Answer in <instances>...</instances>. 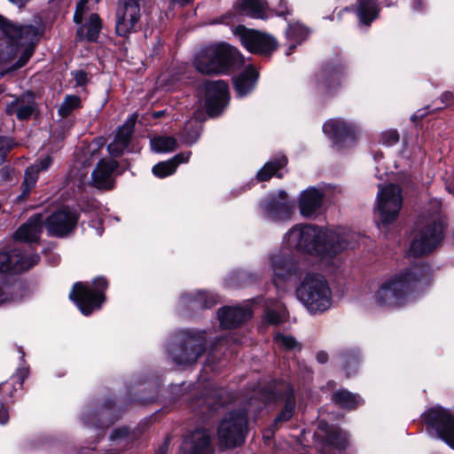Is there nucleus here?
Wrapping results in <instances>:
<instances>
[{"mask_svg": "<svg viewBox=\"0 0 454 454\" xmlns=\"http://www.w3.org/2000/svg\"><path fill=\"white\" fill-rule=\"evenodd\" d=\"M358 235L347 228H327L313 223H298L283 236L284 248L307 254L328 265L348 248H353Z\"/></svg>", "mask_w": 454, "mask_h": 454, "instance_id": "nucleus-1", "label": "nucleus"}, {"mask_svg": "<svg viewBox=\"0 0 454 454\" xmlns=\"http://www.w3.org/2000/svg\"><path fill=\"white\" fill-rule=\"evenodd\" d=\"M0 30L5 35L0 38V65H11L4 72H0L2 77L28 62L44 34V27L41 23L20 25L0 15Z\"/></svg>", "mask_w": 454, "mask_h": 454, "instance_id": "nucleus-2", "label": "nucleus"}, {"mask_svg": "<svg viewBox=\"0 0 454 454\" xmlns=\"http://www.w3.org/2000/svg\"><path fill=\"white\" fill-rule=\"evenodd\" d=\"M429 276V267L423 262L403 269L381 282L374 294L375 303L380 307L402 306L414 292L427 285Z\"/></svg>", "mask_w": 454, "mask_h": 454, "instance_id": "nucleus-3", "label": "nucleus"}, {"mask_svg": "<svg viewBox=\"0 0 454 454\" xmlns=\"http://www.w3.org/2000/svg\"><path fill=\"white\" fill-rule=\"evenodd\" d=\"M298 301L310 314L323 313L332 306V290L324 276L307 272L295 289Z\"/></svg>", "mask_w": 454, "mask_h": 454, "instance_id": "nucleus-4", "label": "nucleus"}, {"mask_svg": "<svg viewBox=\"0 0 454 454\" xmlns=\"http://www.w3.org/2000/svg\"><path fill=\"white\" fill-rule=\"evenodd\" d=\"M278 399L283 400L285 406L274 419L273 427H277L278 424L289 420L294 415L295 398L294 390L289 384L274 382L272 389L270 391L254 390L253 396L248 399L249 409L257 412L263 408L266 403L274 402Z\"/></svg>", "mask_w": 454, "mask_h": 454, "instance_id": "nucleus-5", "label": "nucleus"}, {"mask_svg": "<svg viewBox=\"0 0 454 454\" xmlns=\"http://www.w3.org/2000/svg\"><path fill=\"white\" fill-rule=\"evenodd\" d=\"M443 239V223L439 214L421 218L418 223L415 236L409 253L419 256L432 252Z\"/></svg>", "mask_w": 454, "mask_h": 454, "instance_id": "nucleus-6", "label": "nucleus"}, {"mask_svg": "<svg viewBox=\"0 0 454 454\" xmlns=\"http://www.w3.org/2000/svg\"><path fill=\"white\" fill-rule=\"evenodd\" d=\"M108 283L103 277H98L92 283L77 282L69 293V298L78 307L84 316L90 315L94 310L99 309L105 302V292Z\"/></svg>", "mask_w": 454, "mask_h": 454, "instance_id": "nucleus-7", "label": "nucleus"}, {"mask_svg": "<svg viewBox=\"0 0 454 454\" xmlns=\"http://www.w3.org/2000/svg\"><path fill=\"white\" fill-rule=\"evenodd\" d=\"M249 407V403H247ZM254 410L239 409L228 412L217 427L219 443L227 448L240 445L246 438L247 431V414Z\"/></svg>", "mask_w": 454, "mask_h": 454, "instance_id": "nucleus-8", "label": "nucleus"}, {"mask_svg": "<svg viewBox=\"0 0 454 454\" xmlns=\"http://www.w3.org/2000/svg\"><path fill=\"white\" fill-rule=\"evenodd\" d=\"M403 206L401 188L396 184L379 185L374 207V215L380 225H388L395 222Z\"/></svg>", "mask_w": 454, "mask_h": 454, "instance_id": "nucleus-9", "label": "nucleus"}, {"mask_svg": "<svg viewBox=\"0 0 454 454\" xmlns=\"http://www.w3.org/2000/svg\"><path fill=\"white\" fill-rule=\"evenodd\" d=\"M421 417L427 433L431 437L443 441L454 450V416L450 411L435 405L425 411Z\"/></svg>", "mask_w": 454, "mask_h": 454, "instance_id": "nucleus-10", "label": "nucleus"}, {"mask_svg": "<svg viewBox=\"0 0 454 454\" xmlns=\"http://www.w3.org/2000/svg\"><path fill=\"white\" fill-rule=\"evenodd\" d=\"M325 136L331 141L337 151H344L355 145L361 128L355 121L343 118L327 120L322 127Z\"/></svg>", "mask_w": 454, "mask_h": 454, "instance_id": "nucleus-11", "label": "nucleus"}, {"mask_svg": "<svg viewBox=\"0 0 454 454\" xmlns=\"http://www.w3.org/2000/svg\"><path fill=\"white\" fill-rule=\"evenodd\" d=\"M269 269L274 285L278 288L282 282H288L301 276V268L292 254V251L283 247L268 255Z\"/></svg>", "mask_w": 454, "mask_h": 454, "instance_id": "nucleus-12", "label": "nucleus"}, {"mask_svg": "<svg viewBox=\"0 0 454 454\" xmlns=\"http://www.w3.org/2000/svg\"><path fill=\"white\" fill-rule=\"evenodd\" d=\"M260 209L264 219L270 222H286L292 219L294 207L285 191L268 194L260 202Z\"/></svg>", "mask_w": 454, "mask_h": 454, "instance_id": "nucleus-13", "label": "nucleus"}, {"mask_svg": "<svg viewBox=\"0 0 454 454\" xmlns=\"http://www.w3.org/2000/svg\"><path fill=\"white\" fill-rule=\"evenodd\" d=\"M206 351L204 336L196 337L188 331L181 345H172L168 353L177 365L186 366L194 364Z\"/></svg>", "mask_w": 454, "mask_h": 454, "instance_id": "nucleus-14", "label": "nucleus"}, {"mask_svg": "<svg viewBox=\"0 0 454 454\" xmlns=\"http://www.w3.org/2000/svg\"><path fill=\"white\" fill-rule=\"evenodd\" d=\"M235 33L239 35L242 45L251 53L269 57L278 48L277 40L270 35L239 25Z\"/></svg>", "mask_w": 454, "mask_h": 454, "instance_id": "nucleus-15", "label": "nucleus"}, {"mask_svg": "<svg viewBox=\"0 0 454 454\" xmlns=\"http://www.w3.org/2000/svg\"><path fill=\"white\" fill-rule=\"evenodd\" d=\"M79 220L76 210L63 207L54 211L43 219L47 234L56 238H65L75 229Z\"/></svg>", "mask_w": 454, "mask_h": 454, "instance_id": "nucleus-16", "label": "nucleus"}, {"mask_svg": "<svg viewBox=\"0 0 454 454\" xmlns=\"http://www.w3.org/2000/svg\"><path fill=\"white\" fill-rule=\"evenodd\" d=\"M40 256L34 251H22L16 247L9 252H0V272L19 273L35 265Z\"/></svg>", "mask_w": 454, "mask_h": 454, "instance_id": "nucleus-17", "label": "nucleus"}, {"mask_svg": "<svg viewBox=\"0 0 454 454\" xmlns=\"http://www.w3.org/2000/svg\"><path fill=\"white\" fill-rule=\"evenodd\" d=\"M196 95L210 117L219 116L230 100L228 87H197Z\"/></svg>", "mask_w": 454, "mask_h": 454, "instance_id": "nucleus-18", "label": "nucleus"}, {"mask_svg": "<svg viewBox=\"0 0 454 454\" xmlns=\"http://www.w3.org/2000/svg\"><path fill=\"white\" fill-rule=\"evenodd\" d=\"M139 20L140 6L137 0H118L115 29L119 35L135 32Z\"/></svg>", "mask_w": 454, "mask_h": 454, "instance_id": "nucleus-19", "label": "nucleus"}, {"mask_svg": "<svg viewBox=\"0 0 454 454\" xmlns=\"http://www.w3.org/2000/svg\"><path fill=\"white\" fill-rule=\"evenodd\" d=\"M327 186H309L301 192L298 197L300 214L306 219H316L321 213L324 206Z\"/></svg>", "mask_w": 454, "mask_h": 454, "instance_id": "nucleus-20", "label": "nucleus"}, {"mask_svg": "<svg viewBox=\"0 0 454 454\" xmlns=\"http://www.w3.org/2000/svg\"><path fill=\"white\" fill-rule=\"evenodd\" d=\"M213 432L205 427H198L187 434L180 447L179 454H212Z\"/></svg>", "mask_w": 454, "mask_h": 454, "instance_id": "nucleus-21", "label": "nucleus"}, {"mask_svg": "<svg viewBox=\"0 0 454 454\" xmlns=\"http://www.w3.org/2000/svg\"><path fill=\"white\" fill-rule=\"evenodd\" d=\"M209 47L216 51L215 61L219 74H227L231 68L239 67L244 63V58L235 47L223 43Z\"/></svg>", "mask_w": 454, "mask_h": 454, "instance_id": "nucleus-22", "label": "nucleus"}, {"mask_svg": "<svg viewBox=\"0 0 454 454\" xmlns=\"http://www.w3.org/2000/svg\"><path fill=\"white\" fill-rule=\"evenodd\" d=\"M253 311L248 304L243 306H227L218 310V319L223 328L230 329L239 326L252 317Z\"/></svg>", "mask_w": 454, "mask_h": 454, "instance_id": "nucleus-23", "label": "nucleus"}, {"mask_svg": "<svg viewBox=\"0 0 454 454\" xmlns=\"http://www.w3.org/2000/svg\"><path fill=\"white\" fill-rule=\"evenodd\" d=\"M112 409L113 407L106 404L99 411L87 410L82 412L81 421L84 427L92 429L96 436L98 437L104 432L105 428L114 423L113 419L106 420L112 414Z\"/></svg>", "mask_w": 454, "mask_h": 454, "instance_id": "nucleus-24", "label": "nucleus"}, {"mask_svg": "<svg viewBox=\"0 0 454 454\" xmlns=\"http://www.w3.org/2000/svg\"><path fill=\"white\" fill-rule=\"evenodd\" d=\"M137 120V114H132L126 122L119 128L113 142L107 146V150L113 157H119L128 150Z\"/></svg>", "mask_w": 454, "mask_h": 454, "instance_id": "nucleus-25", "label": "nucleus"}, {"mask_svg": "<svg viewBox=\"0 0 454 454\" xmlns=\"http://www.w3.org/2000/svg\"><path fill=\"white\" fill-rule=\"evenodd\" d=\"M217 303V297L212 292L195 290L184 293L179 300L182 307L192 310L209 309Z\"/></svg>", "mask_w": 454, "mask_h": 454, "instance_id": "nucleus-26", "label": "nucleus"}, {"mask_svg": "<svg viewBox=\"0 0 454 454\" xmlns=\"http://www.w3.org/2000/svg\"><path fill=\"white\" fill-rule=\"evenodd\" d=\"M43 217L41 214L32 215L16 231L14 239L26 243L37 242L43 231Z\"/></svg>", "mask_w": 454, "mask_h": 454, "instance_id": "nucleus-27", "label": "nucleus"}, {"mask_svg": "<svg viewBox=\"0 0 454 454\" xmlns=\"http://www.w3.org/2000/svg\"><path fill=\"white\" fill-rule=\"evenodd\" d=\"M118 167L114 160H100L91 174V181L95 187L109 189L113 186L112 174Z\"/></svg>", "mask_w": 454, "mask_h": 454, "instance_id": "nucleus-28", "label": "nucleus"}, {"mask_svg": "<svg viewBox=\"0 0 454 454\" xmlns=\"http://www.w3.org/2000/svg\"><path fill=\"white\" fill-rule=\"evenodd\" d=\"M216 51L207 47L197 53L193 59L196 70L207 75L219 74L215 61Z\"/></svg>", "mask_w": 454, "mask_h": 454, "instance_id": "nucleus-29", "label": "nucleus"}, {"mask_svg": "<svg viewBox=\"0 0 454 454\" xmlns=\"http://www.w3.org/2000/svg\"><path fill=\"white\" fill-rule=\"evenodd\" d=\"M35 110V102L34 96L27 93L25 97L15 98L12 102L6 106L8 114H16L20 121L30 118Z\"/></svg>", "mask_w": 454, "mask_h": 454, "instance_id": "nucleus-30", "label": "nucleus"}, {"mask_svg": "<svg viewBox=\"0 0 454 454\" xmlns=\"http://www.w3.org/2000/svg\"><path fill=\"white\" fill-rule=\"evenodd\" d=\"M318 429L324 434L322 436L325 438L326 442L336 450H343L347 446V434L340 429L329 427V426L323 421L319 422Z\"/></svg>", "mask_w": 454, "mask_h": 454, "instance_id": "nucleus-31", "label": "nucleus"}, {"mask_svg": "<svg viewBox=\"0 0 454 454\" xmlns=\"http://www.w3.org/2000/svg\"><path fill=\"white\" fill-rule=\"evenodd\" d=\"M287 163V159L284 154H278L274 160L266 162L263 167L257 172L256 179L258 181H266L270 177L276 176L281 177V168Z\"/></svg>", "mask_w": 454, "mask_h": 454, "instance_id": "nucleus-32", "label": "nucleus"}, {"mask_svg": "<svg viewBox=\"0 0 454 454\" xmlns=\"http://www.w3.org/2000/svg\"><path fill=\"white\" fill-rule=\"evenodd\" d=\"M235 7L240 13L254 19H265L267 4L262 0H238Z\"/></svg>", "mask_w": 454, "mask_h": 454, "instance_id": "nucleus-33", "label": "nucleus"}, {"mask_svg": "<svg viewBox=\"0 0 454 454\" xmlns=\"http://www.w3.org/2000/svg\"><path fill=\"white\" fill-rule=\"evenodd\" d=\"M360 357L361 354L357 348H348L340 354V363L348 377L357 372L360 365Z\"/></svg>", "mask_w": 454, "mask_h": 454, "instance_id": "nucleus-34", "label": "nucleus"}, {"mask_svg": "<svg viewBox=\"0 0 454 454\" xmlns=\"http://www.w3.org/2000/svg\"><path fill=\"white\" fill-rule=\"evenodd\" d=\"M286 309L279 300H270L265 304L264 317L267 322L272 325L281 323L286 317Z\"/></svg>", "mask_w": 454, "mask_h": 454, "instance_id": "nucleus-35", "label": "nucleus"}, {"mask_svg": "<svg viewBox=\"0 0 454 454\" xmlns=\"http://www.w3.org/2000/svg\"><path fill=\"white\" fill-rule=\"evenodd\" d=\"M333 402L343 409L351 410L363 403V399L356 394H353L347 389H340L332 396Z\"/></svg>", "mask_w": 454, "mask_h": 454, "instance_id": "nucleus-36", "label": "nucleus"}, {"mask_svg": "<svg viewBox=\"0 0 454 454\" xmlns=\"http://www.w3.org/2000/svg\"><path fill=\"white\" fill-rule=\"evenodd\" d=\"M150 145L156 153H167L177 147V141L171 136L156 135L150 138Z\"/></svg>", "mask_w": 454, "mask_h": 454, "instance_id": "nucleus-37", "label": "nucleus"}, {"mask_svg": "<svg viewBox=\"0 0 454 454\" xmlns=\"http://www.w3.org/2000/svg\"><path fill=\"white\" fill-rule=\"evenodd\" d=\"M39 175L37 165L29 166L24 174V180L21 184V193L17 197V200H26L32 189L35 186Z\"/></svg>", "mask_w": 454, "mask_h": 454, "instance_id": "nucleus-38", "label": "nucleus"}, {"mask_svg": "<svg viewBox=\"0 0 454 454\" xmlns=\"http://www.w3.org/2000/svg\"><path fill=\"white\" fill-rule=\"evenodd\" d=\"M357 15L361 22L364 25H370L378 16V10L374 1L362 0L359 2Z\"/></svg>", "mask_w": 454, "mask_h": 454, "instance_id": "nucleus-39", "label": "nucleus"}, {"mask_svg": "<svg viewBox=\"0 0 454 454\" xmlns=\"http://www.w3.org/2000/svg\"><path fill=\"white\" fill-rule=\"evenodd\" d=\"M202 126L200 123L187 122L184 130L180 133V138L183 144L186 145H192L195 144L201 134Z\"/></svg>", "mask_w": 454, "mask_h": 454, "instance_id": "nucleus-40", "label": "nucleus"}, {"mask_svg": "<svg viewBox=\"0 0 454 454\" xmlns=\"http://www.w3.org/2000/svg\"><path fill=\"white\" fill-rule=\"evenodd\" d=\"M259 77L258 71L252 66L247 67L234 80V85H254Z\"/></svg>", "mask_w": 454, "mask_h": 454, "instance_id": "nucleus-41", "label": "nucleus"}, {"mask_svg": "<svg viewBox=\"0 0 454 454\" xmlns=\"http://www.w3.org/2000/svg\"><path fill=\"white\" fill-rule=\"evenodd\" d=\"M86 39L90 42L97 40L101 29V20L98 14L93 13L90 15L89 22L85 25Z\"/></svg>", "mask_w": 454, "mask_h": 454, "instance_id": "nucleus-42", "label": "nucleus"}, {"mask_svg": "<svg viewBox=\"0 0 454 454\" xmlns=\"http://www.w3.org/2000/svg\"><path fill=\"white\" fill-rule=\"evenodd\" d=\"M81 100L77 96L69 95L65 98L58 109L60 117L64 118L70 114V113L80 107Z\"/></svg>", "mask_w": 454, "mask_h": 454, "instance_id": "nucleus-43", "label": "nucleus"}, {"mask_svg": "<svg viewBox=\"0 0 454 454\" xmlns=\"http://www.w3.org/2000/svg\"><path fill=\"white\" fill-rule=\"evenodd\" d=\"M175 163H173L170 159L166 161H160L155 164L153 168V174L160 178H164L176 172Z\"/></svg>", "mask_w": 454, "mask_h": 454, "instance_id": "nucleus-44", "label": "nucleus"}, {"mask_svg": "<svg viewBox=\"0 0 454 454\" xmlns=\"http://www.w3.org/2000/svg\"><path fill=\"white\" fill-rule=\"evenodd\" d=\"M286 35L290 40L301 43L308 37L309 30L301 25L294 24L289 26Z\"/></svg>", "mask_w": 454, "mask_h": 454, "instance_id": "nucleus-45", "label": "nucleus"}, {"mask_svg": "<svg viewBox=\"0 0 454 454\" xmlns=\"http://www.w3.org/2000/svg\"><path fill=\"white\" fill-rule=\"evenodd\" d=\"M214 395H207L204 399V403L209 411H216L218 406L223 403V397L225 391L223 389H218Z\"/></svg>", "mask_w": 454, "mask_h": 454, "instance_id": "nucleus-46", "label": "nucleus"}, {"mask_svg": "<svg viewBox=\"0 0 454 454\" xmlns=\"http://www.w3.org/2000/svg\"><path fill=\"white\" fill-rule=\"evenodd\" d=\"M18 144L11 137H0V162L5 160L7 153Z\"/></svg>", "mask_w": 454, "mask_h": 454, "instance_id": "nucleus-47", "label": "nucleus"}, {"mask_svg": "<svg viewBox=\"0 0 454 454\" xmlns=\"http://www.w3.org/2000/svg\"><path fill=\"white\" fill-rule=\"evenodd\" d=\"M276 343L286 349H294L298 346V342L293 336L277 333L274 337Z\"/></svg>", "mask_w": 454, "mask_h": 454, "instance_id": "nucleus-48", "label": "nucleus"}, {"mask_svg": "<svg viewBox=\"0 0 454 454\" xmlns=\"http://www.w3.org/2000/svg\"><path fill=\"white\" fill-rule=\"evenodd\" d=\"M399 141V134L395 129L386 130L380 135V143L386 146H392Z\"/></svg>", "mask_w": 454, "mask_h": 454, "instance_id": "nucleus-49", "label": "nucleus"}, {"mask_svg": "<svg viewBox=\"0 0 454 454\" xmlns=\"http://www.w3.org/2000/svg\"><path fill=\"white\" fill-rule=\"evenodd\" d=\"M192 156V152H183L180 153L176 154L174 157L170 159V160L175 163L176 169L177 168L179 164L182 163H187L190 160V158Z\"/></svg>", "mask_w": 454, "mask_h": 454, "instance_id": "nucleus-50", "label": "nucleus"}, {"mask_svg": "<svg viewBox=\"0 0 454 454\" xmlns=\"http://www.w3.org/2000/svg\"><path fill=\"white\" fill-rule=\"evenodd\" d=\"M28 376V369L27 367H19L14 374L13 378L19 382L20 387L22 386L24 380Z\"/></svg>", "mask_w": 454, "mask_h": 454, "instance_id": "nucleus-51", "label": "nucleus"}, {"mask_svg": "<svg viewBox=\"0 0 454 454\" xmlns=\"http://www.w3.org/2000/svg\"><path fill=\"white\" fill-rule=\"evenodd\" d=\"M74 78L76 85H85L91 82L89 74L82 70L75 72Z\"/></svg>", "mask_w": 454, "mask_h": 454, "instance_id": "nucleus-52", "label": "nucleus"}, {"mask_svg": "<svg viewBox=\"0 0 454 454\" xmlns=\"http://www.w3.org/2000/svg\"><path fill=\"white\" fill-rule=\"evenodd\" d=\"M52 163V159L50 155H46L44 157H42L38 163H36L35 165L38 166L39 168V172L40 171H46L51 165Z\"/></svg>", "mask_w": 454, "mask_h": 454, "instance_id": "nucleus-53", "label": "nucleus"}, {"mask_svg": "<svg viewBox=\"0 0 454 454\" xmlns=\"http://www.w3.org/2000/svg\"><path fill=\"white\" fill-rule=\"evenodd\" d=\"M13 173V170L8 167L4 166L0 168V181L6 182L10 181L12 178V175Z\"/></svg>", "mask_w": 454, "mask_h": 454, "instance_id": "nucleus-54", "label": "nucleus"}, {"mask_svg": "<svg viewBox=\"0 0 454 454\" xmlns=\"http://www.w3.org/2000/svg\"><path fill=\"white\" fill-rule=\"evenodd\" d=\"M8 288L0 286V304L9 303L14 301L12 296L9 295Z\"/></svg>", "mask_w": 454, "mask_h": 454, "instance_id": "nucleus-55", "label": "nucleus"}, {"mask_svg": "<svg viewBox=\"0 0 454 454\" xmlns=\"http://www.w3.org/2000/svg\"><path fill=\"white\" fill-rule=\"evenodd\" d=\"M254 87H235L236 96L239 98H245L252 93Z\"/></svg>", "mask_w": 454, "mask_h": 454, "instance_id": "nucleus-56", "label": "nucleus"}, {"mask_svg": "<svg viewBox=\"0 0 454 454\" xmlns=\"http://www.w3.org/2000/svg\"><path fill=\"white\" fill-rule=\"evenodd\" d=\"M10 419L8 410L3 405L0 406V425H6Z\"/></svg>", "mask_w": 454, "mask_h": 454, "instance_id": "nucleus-57", "label": "nucleus"}, {"mask_svg": "<svg viewBox=\"0 0 454 454\" xmlns=\"http://www.w3.org/2000/svg\"><path fill=\"white\" fill-rule=\"evenodd\" d=\"M92 226L95 230V234L98 237H100L103 234L104 229L102 227V224L100 222L93 221Z\"/></svg>", "mask_w": 454, "mask_h": 454, "instance_id": "nucleus-58", "label": "nucleus"}, {"mask_svg": "<svg viewBox=\"0 0 454 454\" xmlns=\"http://www.w3.org/2000/svg\"><path fill=\"white\" fill-rule=\"evenodd\" d=\"M82 13L83 11L79 10V6H76V11L74 15V20L75 23L80 24L82 21Z\"/></svg>", "mask_w": 454, "mask_h": 454, "instance_id": "nucleus-59", "label": "nucleus"}, {"mask_svg": "<svg viewBox=\"0 0 454 454\" xmlns=\"http://www.w3.org/2000/svg\"><path fill=\"white\" fill-rule=\"evenodd\" d=\"M317 360L320 364H325L328 360L327 353L321 351L317 354Z\"/></svg>", "mask_w": 454, "mask_h": 454, "instance_id": "nucleus-60", "label": "nucleus"}, {"mask_svg": "<svg viewBox=\"0 0 454 454\" xmlns=\"http://www.w3.org/2000/svg\"><path fill=\"white\" fill-rule=\"evenodd\" d=\"M274 431L272 428H268L263 432V437L267 440H270L273 435Z\"/></svg>", "mask_w": 454, "mask_h": 454, "instance_id": "nucleus-61", "label": "nucleus"}, {"mask_svg": "<svg viewBox=\"0 0 454 454\" xmlns=\"http://www.w3.org/2000/svg\"><path fill=\"white\" fill-rule=\"evenodd\" d=\"M424 114H425L424 110H419V111H418V112H417V113H416L412 117H411V119H412V121H414V119H416V118H419H419H422Z\"/></svg>", "mask_w": 454, "mask_h": 454, "instance_id": "nucleus-62", "label": "nucleus"}, {"mask_svg": "<svg viewBox=\"0 0 454 454\" xmlns=\"http://www.w3.org/2000/svg\"><path fill=\"white\" fill-rule=\"evenodd\" d=\"M88 3V0H80V2L77 4V6H79V10L82 9L83 11L85 4Z\"/></svg>", "mask_w": 454, "mask_h": 454, "instance_id": "nucleus-63", "label": "nucleus"}, {"mask_svg": "<svg viewBox=\"0 0 454 454\" xmlns=\"http://www.w3.org/2000/svg\"><path fill=\"white\" fill-rule=\"evenodd\" d=\"M164 114V112H163V111L154 112V113L153 114V117L154 119H157V118H160V116H162V114Z\"/></svg>", "mask_w": 454, "mask_h": 454, "instance_id": "nucleus-64", "label": "nucleus"}]
</instances>
